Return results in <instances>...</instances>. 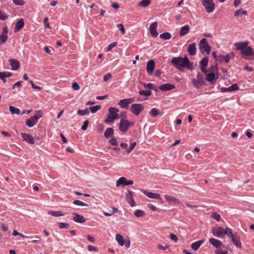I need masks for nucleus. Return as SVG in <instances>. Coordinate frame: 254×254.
<instances>
[{"instance_id": "obj_1", "label": "nucleus", "mask_w": 254, "mask_h": 254, "mask_svg": "<svg viewBox=\"0 0 254 254\" xmlns=\"http://www.w3.org/2000/svg\"><path fill=\"white\" fill-rule=\"evenodd\" d=\"M171 63L180 70H182L184 68L187 69H193V63L190 62L187 57H174L172 59Z\"/></svg>"}, {"instance_id": "obj_2", "label": "nucleus", "mask_w": 254, "mask_h": 254, "mask_svg": "<svg viewBox=\"0 0 254 254\" xmlns=\"http://www.w3.org/2000/svg\"><path fill=\"white\" fill-rule=\"evenodd\" d=\"M230 230L231 228L228 227H226L225 229H224L221 226H217L212 228V233L217 238H223L225 235L227 236L228 235Z\"/></svg>"}, {"instance_id": "obj_3", "label": "nucleus", "mask_w": 254, "mask_h": 254, "mask_svg": "<svg viewBox=\"0 0 254 254\" xmlns=\"http://www.w3.org/2000/svg\"><path fill=\"white\" fill-rule=\"evenodd\" d=\"M198 47L200 53L202 55H205V53H206L207 55L209 54L211 50V47L208 44L206 39L202 38L201 39L198 44Z\"/></svg>"}, {"instance_id": "obj_4", "label": "nucleus", "mask_w": 254, "mask_h": 254, "mask_svg": "<svg viewBox=\"0 0 254 254\" xmlns=\"http://www.w3.org/2000/svg\"><path fill=\"white\" fill-rule=\"evenodd\" d=\"M242 58L247 60L254 59V52L253 48L251 47H247L245 50L241 51L240 53Z\"/></svg>"}, {"instance_id": "obj_5", "label": "nucleus", "mask_w": 254, "mask_h": 254, "mask_svg": "<svg viewBox=\"0 0 254 254\" xmlns=\"http://www.w3.org/2000/svg\"><path fill=\"white\" fill-rule=\"evenodd\" d=\"M227 237L231 239V241L237 248H242V246L240 241V237L237 233H233L232 229L230 230Z\"/></svg>"}, {"instance_id": "obj_6", "label": "nucleus", "mask_w": 254, "mask_h": 254, "mask_svg": "<svg viewBox=\"0 0 254 254\" xmlns=\"http://www.w3.org/2000/svg\"><path fill=\"white\" fill-rule=\"evenodd\" d=\"M197 79H193L191 80V83L193 86L199 89L202 85L204 84V78L202 74L198 72L196 75Z\"/></svg>"}, {"instance_id": "obj_7", "label": "nucleus", "mask_w": 254, "mask_h": 254, "mask_svg": "<svg viewBox=\"0 0 254 254\" xmlns=\"http://www.w3.org/2000/svg\"><path fill=\"white\" fill-rule=\"evenodd\" d=\"M144 109L143 105L140 103H134L131 105L130 110L135 116H138Z\"/></svg>"}, {"instance_id": "obj_8", "label": "nucleus", "mask_w": 254, "mask_h": 254, "mask_svg": "<svg viewBox=\"0 0 254 254\" xmlns=\"http://www.w3.org/2000/svg\"><path fill=\"white\" fill-rule=\"evenodd\" d=\"M202 4L208 13L213 12L215 9L213 0H202Z\"/></svg>"}, {"instance_id": "obj_9", "label": "nucleus", "mask_w": 254, "mask_h": 254, "mask_svg": "<svg viewBox=\"0 0 254 254\" xmlns=\"http://www.w3.org/2000/svg\"><path fill=\"white\" fill-rule=\"evenodd\" d=\"M131 123L128 120L122 119L119 123V129L123 133H126L128 130Z\"/></svg>"}, {"instance_id": "obj_10", "label": "nucleus", "mask_w": 254, "mask_h": 254, "mask_svg": "<svg viewBox=\"0 0 254 254\" xmlns=\"http://www.w3.org/2000/svg\"><path fill=\"white\" fill-rule=\"evenodd\" d=\"M235 57V55L233 52H231L226 56L219 55L217 57V60L220 63L225 62L228 63L229 62L231 59H233Z\"/></svg>"}, {"instance_id": "obj_11", "label": "nucleus", "mask_w": 254, "mask_h": 254, "mask_svg": "<svg viewBox=\"0 0 254 254\" xmlns=\"http://www.w3.org/2000/svg\"><path fill=\"white\" fill-rule=\"evenodd\" d=\"M116 240L120 246H123L125 245V247L127 248L130 246V241L128 240L125 242L123 237L119 234H117L116 235Z\"/></svg>"}, {"instance_id": "obj_12", "label": "nucleus", "mask_w": 254, "mask_h": 254, "mask_svg": "<svg viewBox=\"0 0 254 254\" xmlns=\"http://www.w3.org/2000/svg\"><path fill=\"white\" fill-rule=\"evenodd\" d=\"M133 192L129 190H127V192L126 193V198L127 202L131 207H133L135 205V201L133 196Z\"/></svg>"}, {"instance_id": "obj_13", "label": "nucleus", "mask_w": 254, "mask_h": 254, "mask_svg": "<svg viewBox=\"0 0 254 254\" xmlns=\"http://www.w3.org/2000/svg\"><path fill=\"white\" fill-rule=\"evenodd\" d=\"M133 182L131 180H127L126 178L122 177L120 178L116 182V186L119 187L120 185L127 186L131 185Z\"/></svg>"}, {"instance_id": "obj_14", "label": "nucleus", "mask_w": 254, "mask_h": 254, "mask_svg": "<svg viewBox=\"0 0 254 254\" xmlns=\"http://www.w3.org/2000/svg\"><path fill=\"white\" fill-rule=\"evenodd\" d=\"M144 194L150 198L161 200L162 198L160 194L148 191L146 190H141Z\"/></svg>"}, {"instance_id": "obj_15", "label": "nucleus", "mask_w": 254, "mask_h": 254, "mask_svg": "<svg viewBox=\"0 0 254 254\" xmlns=\"http://www.w3.org/2000/svg\"><path fill=\"white\" fill-rule=\"evenodd\" d=\"M21 136L23 140L27 143L31 144H33L35 143V140L31 134L26 133H22Z\"/></svg>"}, {"instance_id": "obj_16", "label": "nucleus", "mask_w": 254, "mask_h": 254, "mask_svg": "<svg viewBox=\"0 0 254 254\" xmlns=\"http://www.w3.org/2000/svg\"><path fill=\"white\" fill-rule=\"evenodd\" d=\"M234 46L236 50L242 51L248 47V42L243 41L241 42H237L234 44Z\"/></svg>"}, {"instance_id": "obj_17", "label": "nucleus", "mask_w": 254, "mask_h": 254, "mask_svg": "<svg viewBox=\"0 0 254 254\" xmlns=\"http://www.w3.org/2000/svg\"><path fill=\"white\" fill-rule=\"evenodd\" d=\"M155 64V62L153 60H151L147 62L146 64V71L149 74L151 75L153 73Z\"/></svg>"}, {"instance_id": "obj_18", "label": "nucleus", "mask_w": 254, "mask_h": 254, "mask_svg": "<svg viewBox=\"0 0 254 254\" xmlns=\"http://www.w3.org/2000/svg\"><path fill=\"white\" fill-rule=\"evenodd\" d=\"M175 88V86L171 84L164 83L159 86V89L162 91H167L172 90Z\"/></svg>"}, {"instance_id": "obj_19", "label": "nucleus", "mask_w": 254, "mask_h": 254, "mask_svg": "<svg viewBox=\"0 0 254 254\" xmlns=\"http://www.w3.org/2000/svg\"><path fill=\"white\" fill-rule=\"evenodd\" d=\"M72 215L73 221L77 223H83L86 221V219L82 215L76 213H73Z\"/></svg>"}, {"instance_id": "obj_20", "label": "nucleus", "mask_w": 254, "mask_h": 254, "mask_svg": "<svg viewBox=\"0 0 254 254\" xmlns=\"http://www.w3.org/2000/svg\"><path fill=\"white\" fill-rule=\"evenodd\" d=\"M9 62L11 66L12 70H16L19 68L20 63L18 60L13 59H10L9 60Z\"/></svg>"}, {"instance_id": "obj_21", "label": "nucleus", "mask_w": 254, "mask_h": 254, "mask_svg": "<svg viewBox=\"0 0 254 254\" xmlns=\"http://www.w3.org/2000/svg\"><path fill=\"white\" fill-rule=\"evenodd\" d=\"M109 115L111 116L112 117H115V119L118 118V112H119V110L115 107H110L109 110Z\"/></svg>"}, {"instance_id": "obj_22", "label": "nucleus", "mask_w": 254, "mask_h": 254, "mask_svg": "<svg viewBox=\"0 0 254 254\" xmlns=\"http://www.w3.org/2000/svg\"><path fill=\"white\" fill-rule=\"evenodd\" d=\"M38 123V120L32 117L26 120L25 124L29 127H32Z\"/></svg>"}, {"instance_id": "obj_23", "label": "nucleus", "mask_w": 254, "mask_h": 254, "mask_svg": "<svg viewBox=\"0 0 254 254\" xmlns=\"http://www.w3.org/2000/svg\"><path fill=\"white\" fill-rule=\"evenodd\" d=\"M188 52L190 56H194L196 54V44L194 42L191 44H190L188 49Z\"/></svg>"}, {"instance_id": "obj_24", "label": "nucleus", "mask_w": 254, "mask_h": 254, "mask_svg": "<svg viewBox=\"0 0 254 254\" xmlns=\"http://www.w3.org/2000/svg\"><path fill=\"white\" fill-rule=\"evenodd\" d=\"M209 242L216 248H221L222 246V242L217 239L214 238H210L209 239Z\"/></svg>"}, {"instance_id": "obj_25", "label": "nucleus", "mask_w": 254, "mask_h": 254, "mask_svg": "<svg viewBox=\"0 0 254 254\" xmlns=\"http://www.w3.org/2000/svg\"><path fill=\"white\" fill-rule=\"evenodd\" d=\"M24 20L22 18L20 19L15 24V26L14 30V32H16L19 31L24 27Z\"/></svg>"}, {"instance_id": "obj_26", "label": "nucleus", "mask_w": 254, "mask_h": 254, "mask_svg": "<svg viewBox=\"0 0 254 254\" xmlns=\"http://www.w3.org/2000/svg\"><path fill=\"white\" fill-rule=\"evenodd\" d=\"M204 240H201L197 241L196 242H195L191 244V249L194 251L197 250L200 247V246L203 243Z\"/></svg>"}, {"instance_id": "obj_27", "label": "nucleus", "mask_w": 254, "mask_h": 254, "mask_svg": "<svg viewBox=\"0 0 254 254\" xmlns=\"http://www.w3.org/2000/svg\"><path fill=\"white\" fill-rule=\"evenodd\" d=\"M190 31V27L188 25H185L181 28V30L179 32V35L180 36H183L186 34H187Z\"/></svg>"}, {"instance_id": "obj_28", "label": "nucleus", "mask_w": 254, "mask_h": 254, "mask_svg": "<svg viewBox=\"0 0 254 254\" xmlns=\"http://www.w3.org/2000/svg\"><path fill=\"white\" fill-rule=\"evenodd\" d=\"M218 78V76L216 77L215 73L214 72H210L207 74L206 75V80L209 82L212 83V82L214 80H216Z\"/></svg>"}, {"instance_id": "obj_29", "label": "nucleus", "mask_w": 254, "mask_h": 254, "mask_svg": "<svg viewBox=\"0 0 254 254\" xmlns=\"http://www.w3.org/2000/svg\"><path fill=\"white\" fill-rule=\"evenodd\" d=\"M48 214L54 217L64 216L65 213H63L61 211H49Z\"/></svg>"}, {"instance_id": "obj_30", "label": "nucleus", "mask_w": 254, "mask_h": 254, "mask_svg": "<svg viewBox=\"0 0 254 254\" xmlns=\"http://www.w3.org/2000/svg\"><path fill=\"white\" fill-rule=\"evenodd\" d=\"M118 104L120 105L121 108L123 109H127L129 107V105L126 99L121 100Z\"/></svg>"}, {"instance_id": "obj_31", "label": "nucleus", "mask_w": 254, "mask_h": 254, "mask_svg": "<svg viewBox=\"0 0 254 254\" xmlns=\"http://www.w3.org/2000/svg\"><path fill=\"white\" fill-rule=\"evenodd\" d=\"M114 132V130L113 128L108 127L106 129L104 132V136L106 138H109L113 135Z\"/></svg>"}, {"instance_id": "obj_32", "label": "nucleus", "mask_w": 254, "mask_h": 254, "mask_svg": "<svg viewBox=\"0 0 254 254\" xmlns=\"http://www.w3.org/2000/svg\"><path fill=\"white\" fill-rule=\"evenodd\" d=\"M9 110L11 114H16L19 115L20 113V110L19 108L14 107L13 106H10L9 107Z\"/></svg>"}, {"instance_id": "obj_33", "label": "nucleus", "mask_w": 254, "mask_h": 254, "mask_svg": "<svg viewBox=\"0 0 254 254\" xmlns=\"http://www.w3.org/2000/svg\"><path fill=\"white\" fill-rule=\"evenodd\" d=\"M142 85L145 88H148L150 90H153L155 92H157V89L156 88L155 86L153 83H142Z\"/></svg>"}, {"instance_id": "obj_34", "label": "nucleus", "mask_w": 254, "mask_h": 254, "mask_svg": "<svg viewBox=\"0 0 254 254\" xmlns=\"http://www.w3.org/2000/svg\"><path fill=\"white\" fill-rule=\"evenodd\" d=\"M208 63V58L207 57L203 58L199 62L200 67H206Z\"/></svg>"}, {"instance_id": "obj_35", "label": "nucleus", "mask_w": 254, "mask_h": 254, "mask_svg": "<svg viewBox=\"0 0 254 254\" xmlns=\"http://www.w3.org/2000/svg\"><path fill=\"white\" fill-rule=\"evenodd\" d=\"M171 37L172 35L169 32H165L160 35V38L164 40H169Z\"/></svg>"}, {"instance_id": "obj_36", "label": "nucleus", "mask_w": 254, "mask_h": 254, "mask_svg": "<svg viewBox=\"0 0 254 254\" xmlns=\"http://www.w3.org/2000/svg\"><path fill=\"white\" fill-rule=\"evenodd\" d=\"M151 0H142L138 3V6L142 7H146L150 3Z\"/></svg>"}, {"instance_id": "obj_37", "label": "nucleus", "mask_w": 254, "mask_h": 254, "mask_svg": "<svg viewBox=\"0 0 254 254\" xmlns=\"http://www.w3.org/2000/svg\"><path fill=\"white\" fill-rule=\"evenodd\" d=\"M247 12L246 10H242V9H239L238 10H236L234 13V16L235 17L237 16H242L243 15H246L247 14Z\"/></svg>"}, {"instance_id": "obj_38", "label": "nucleus", "mask_w": 254, "mask_h": 254, "mask_svg": "<svg viewBox=\"0 0 254 254\" xmlns=\"http://www.w3.org/2000/svg\"><path fill=\"white\" fill-rule=\"evenodd\" d=\"M134 214L137 217H141L144 216L145 213L144 211L140 209H137L134 211Z\"/></svg>"}, {"instance_id": "obj_39", "label": "nucleus", "mask_w": 254, "mask_h": 254, "mask_svg": "<svg viewBox=\"0 0 254 254\" xmlns=\"http://www.w3.org/2000/svg\"><path fill=\"white\" fill-rule=\"evenodd\" d=\"M9 15L5 12L0 10V20H5L8 17Z\"/></svg>"}, {"instance_id": "obj_40", "label": "nucleus", "mask_w": 254, "mask_h": 254, "mask_svg": "<svg viewBox=\"0 0 254 254\" xmlns=\"http://www.w3.org/2000/svg\"><path fill=\"white\" fill-rule=\"evenodd\" d=\"M149 114L152 117H156L159 114V112L157 109L153 108L150 110Z\"/></svg>"}, {"instance_id": "obj_41", "label": "nucleus", "mask_w": 254, "mask_h": 254, "mask_svg": "<svg viewBox=\"0 0 254 254\" xmlns=\"http://www.w3.org/2000/svg\"><path fill=\"white\" fill-rule=\"evenodd\" d=\"M8 38L7 35H4L3 34H1L0 35V45L1 44H4L7 41Z\"/></svg>"}, {"instance_id": "obj_42", "label": "nucleus", "mask_w": 254, "mask_h": 254, "mask_svg": "<svg viewBox=\"0 0 254 254\" xmlns=\"http://www.w3.org/2000/svg\"><path fill=\"white\" fill-rule=\"evenodd\" d=\"M101 108V106L98 105L94 106H91L89 108V110L92 113H95L96 112H97L99 110H100Z\"/></svg>"}, {"instance_id": "obj_43", "label": "nucleus", "mask_w": 254, "mask_h": 254, "mask_svg": "<svg viewBox=\"0 0 254 254\" xmlns=\"http://www.w3.org/2000/svg\"><path fill=\"white\" fill-rule=\"evenodd\" d=\"M58 226L60 229H68L69 228V224L65 222H61L58 223Z\"/></svg>"}, {"instance_id": "obj_44", "label": "nucleus", "mask_w": 254, "mask_h": 254, "mask_svg": "<svg viewBox=\"0 0 254 254\" xmlns=\"http://www.w3.org/2000/svg\"><path fill=\"white\" fill-rule=\"evenodd\" d=\"M165 198L166 200L169 202L173 201L174 203H178L179 202V200L177 199L172 197V196L166 195L165 196Z\"/></svg>"}, {"instance_id": "obj_45", "label": "nucleus", "mask_w": 254, "mask_h": 254, "mask_svg": "<svg viewBox=\"0 0 254 254\" xmlns=\"http://www.w3.org/2000/svg\"><path fill=\"white\" fill-rule=\"evenodd\" d=\"M73 203L76 205L81 206H88L89 204L83 202L79 200H75L73 201Z\"/></svg>"}, {"instance_id": "obj_46", "label": "nucleus", "mask_w": 254, "mask_h": 254, "mask_svg": "<svg viewBox=\"0 0 254 254\" xmlns=\"http://www.w3.org/2000/svg\"><path fill=\"white\" fill-rule=\"evenodd\" d=\"M89 111L88 108H86L84 110H78L77 111V114L80 116H84L85 115H89Z\"/></svg>"}, {"instance_id": "obj_47", "label": "nucleus", "mask_w": 254, "mask_h": 254, "mask_svg": "<svg viewBox=\"0 0 254 254\" xmlns=\"http://www.w3.org/2000/svg\"><path fill=\"white\" fill-rule=\"evenodd\" d=\"M43 116L42 111L40 110H37L35 112V115L33 116L34 118L38 120L40 118H41Z\"/></svg>"}, {"instance_id": "obj_48", "label": "nucleus", "mask_w": 254, "mask_h": 254, "mask_svg": "<svg viewBox=\"0 0 254 254\" xmlns=\"http://www.w3.org/2000/svg\"><path fill=\"white\" fill-rule=\"evenodd\" d=\"M12 75V73L9 71H0V77H10Z\"/></svg>"}, {"instance_id": "obj_49", "label": "nucleus", "mask_w": 254, "mask_h": 254, "mask_svg": "<svg viewBox=\"0 0 254 254\" xmlns=\"http://www.w3.org/2000/svg\"><path fill=\"white\" fill-rule=\"evenodd\" d=\"M23 83V81H19L17 82H16L12 86V89H15L16 88H17V91L19 92L20 91V87L22 86V83Z\"/></svg>"}, {"instance_id": "obj_50", "label": "nucleus", "mask_w": 254, "mask_h": 254, "mask_svg": "<svg viewBox=\"0 0 254 254\" xmlns=\"http://www.w3.org/2000/svg\"><path fill=\"white\" fill-rule=\"evenodd\" d=\"M136 144V142H133L130 143L129 147H127V149L126 150V152L127 154H129L132 151V150L134 148Z\"/></svg>"}, {"instance_id": "obj_51", "label": "nucleus", "mask_w": 254, "mask_h": 254, "mask_svg": "<svg viewBox=\"0 0 254 254\" xmlns=\"http://www.w3.org/2000/svg\"><path fill=\"white\" fill-rule=\"evenodd\" d=\"M140 95H144L146 96H149L151 95V92L150 90H140L138 92Z\"/></svg>"}, {"instance_id": "obj_52", "label": "nucleus", "mask_w": 254, "mask_h": 254, "mask_svg": "<svg viewBox=\"0 0 254 254\" xmlns=\"http://www.w3.org/2000/svg\"><path fill=\"white\" fill-rule=\"evenodd\" d=\"M211 217L212 218L217 220V221H219L220 220L221 216L219 214H217L216 212L212 213Z\"/></svg>"}, {"instance_id": "obj_53", "label": "nucleus", "mask_w": 254, "mask_h": 254, "mask_svg": "<svg viewBox=\"0 0 254 254\" xmlns=\"http://www.w3.org/2000/svg\"><path fill=\"white\" fill-rule=\"evenodd\" d=\"M117 27L120 29L122 34L124 35L126 33V31L124 25L122 23H119L117 24Z\"/></svg>"}, {"instance_id": "obj_54", "label": "nucleus", "mask_w": 254, "mask_h": 254, "mask_svg": "<svg viewBox=\"0 0 254 254\" xmlns=\"http://www.w3.org/2000/svg\"><path fill=\"white\" fill-rule=\"evenodd\" d=\"M13 2L16 5H23L25 2L23 0H12Z\"/></svg>"}, {"instance_id": "obj_55", "label": "nucleus", "mask_w": 254, "mask_h": 254, "mask_svg": "<svg viewBox=\"0 0 254 254\" xmlns=\"http://www.w3.org/2000/svg\"><path fill=\"white\" fill-rule=\"evenodd\" d=\"M118 209L115 208H113V210H110L109 212H104V214L106 216H111L115 211H117Z\"/></svg>"}, {"instance_id": "obj_56", "label": "nucleus", "mask_w": 254, "mask_h": 254, "mask_svg": "<svg viewBox=\"0 0 254 254\" xmlns=\"http://www.w3.org/2000/svg\"><path fill=\"white\" fill-rule=\"evenodd\" d=\"M115 119V117H112L110 115H108L107 119L105 120V122L107 124L113 122Z\"/></svg>"}, {"instance_id": "obj_57", "label": "nucleus", "mask_w": 254, "mask_h": 254, "mask_svg": "<svg viewBox=\"0 0 254 254\" xmlns=\"http://www.w3.org/2000/svg\"><path fill=\"white\" fill-rule=\"evenodd\" d=\"M117 44H118V43L116 42H113V43L110 44L107 47V51L108 52L111 51L114 47L117 46Z\"/></svg>"}, {"instance_id": "obj_58", "label": "nucleus", "mask_w": 254, "mask_h": 254, "mask_svg": "<svg viewBox=\"0 0 254 254\" xmlns=\"http://www.w3.org/2000/svg\"><path fill=\"white\" fill-rule=\"evenodd\" d=\"M158 25V23L157 22H154L151 23L149 27V30H156V28Z\"/></svg>"}, {"instance_id": "obj_59", "label": "nucleus", "mask_w": 254, "mask_h": 254, "mask_svg": "<svg viewBox=\"0 0 254 254\" xmlns=\"http://www.w3.org/2000/svg\"><path fill=\"white\" fill-rule=\"evenodd\" d=\"M89 124V122L87 120H86L84 122L83 125L82 126L81 128L82 130H86Z\"/></svg>"}, {"instance_id": "obj_60", "label": "nucleus", "mask_w": 254, "mask_h": 254, "mask_svg": "<svg viewBox=\"0 0 254 254\" xmlns=\"http://www.w3.org/2000/svg\"><path fill=\"white\" fill-rule=\"evenodd\" d=\"M230 87L231 92L238 90L239 89L238 84L236 83L232 84Z\"/></svg>"}, {"instance_id": "obj_61", "label": "nucleus", "mask_w": 254, "mask_h": 254, "mask_svg": "<svg viewBox=\"0 0 254 254\" xmlns=\"http://www.w3.org/2000/svg\"><path fill=\"white\" fill-rule=\"evenodd\" d=\"M110 143L113 146H117L118 144V142L117 140L115 138H113L111 139L109 141Z\"/></svg>"}, {"instance_id": "obj_62", "label": "nucleus", "mask_w": 254, "mask_h": 254, "mask_svg": "<svg viewBox=\"0 0 254 254\" xmlns=\"http://www.w3.org/2000/svg\"><path fill=\"white\" fill-rule=\"evenodd\" d=\"M87 249L89 251H90V252H92V251L98 252V251L97 248H96L94 246H91V245L88 246Z\"/></svg>"}, {"instance_id": "obj_63", "label": "nucleus", "mask_w": 254, "mask_h": 254, "mask_svg": "<svg viewBox=\"0 0 254 254\" xmlns=\"http://www.w3.org/2000/svg\"><path fill=\"white\" fill-rule=\"evenodd\" d=\"M112 77V74L110 73H108L104 76L103 79L105 82L107 81Z\"/></svg>"}, {"instance_id": "obj_64", "label": "nucleus", "mask_w": 254, "mask_h": 254, "mask_svg": "<svg viewBox=\"0 0 254 254\" xmlns=\"http://www.w3.org/2000/svg\"><path fill=\"white\" fill-rule=\"evenodd\" d=\"M44 23L45 25V28H50L49 23L48 22V18L45 17L44 20Z\"/></svg>"}]
</instances>
